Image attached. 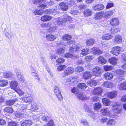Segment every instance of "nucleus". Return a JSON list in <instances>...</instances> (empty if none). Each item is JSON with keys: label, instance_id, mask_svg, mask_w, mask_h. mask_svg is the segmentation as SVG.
<instances>
[{"label": "nucleus", "instance_id": "nucleus-1", "mask_svg": "<svg viewBox=\"0 0 126 126\" xmlns=\"http://www.w3.org/2000/svg\"><path fill=\"white\" fill-rule=\"evenodd\" d=\"M112 110L114 112L113 114L111 113V111L107 108H104L100 110L102 114L104 116H109L110 117L114 118L118 114L121 112V106L117 103H115L113 105L112 108Z\"/></svg>", "mask_w": 126, "mask_h": 126}, {"label": "nucleus", "instance_id": "nucleus-2", "mask_svg": "<svg viewBox=\"0 0 126 126\" xmlns=\"http://www.w3.org/2000/svg\"><path fill=\"white\" fill-rule=\"evenodd\" d=\"M72 20L70 16L66 14H64L63 16L56 18L54 24L59 25L65 26L67 23L70 22Z\"/></svg>", "mask_w": 126, "mask_h": 126}, {"label": "nucleus", "instance_id": "nucleus-3", "mask_svg": "<svg viewBox=\"0 0 126 126\" xmlns=\"http://www.w3.org/2000/svg\"><path fill=\"white\" fill-rule=\"evenodd\" d=\"M57 9L55 10L54 9H47L44 12L42 10H38L37 9H36L33 11V13L35 15H42L44 12L46 14H53L55 15L58 13L57 11Z\"/></svg>", "mask_w": 126, "mask_h": 126}, {"label": "nucleus", "instance_id": "nucleus-4", "mask_svg": "<svg viewBox=\"0 0 126 126\" xmlns=\"http://www.w3.org/2000/svg\"><path fill=\"white\" fill-rule=\"evenodd\" d=\"M78 80L77 77H71L67 78L65 81L66 85H73L78 82Z\"/></svg>", "mask_w": 126, "mask_h": 126}, {"label": "nucleus", "instance_id": "nucleus-5", "mask_svg": "<svg viewBox=\"0 0 126 126\" xmlns=\"http://www.w3.org/2000/svg\"><path fill=\"white\" fill-rule=\"evenodd\" d=\"M126 73L125 71L121 69H118L116 70L115 72V74L118 76L119 77L116 78V80L118 81H121L123 79V76Z\"/></svg>", "mask_w": 126, "mask_h": 126}, {"label": "nucleus", "instance_id": "nucleus-6", "mask_svg": "<svg viewBox=\"0 0 126 126\" xmlns=\"http://www.w3.org/2000/svg\"><path fill=\"white\" fill-rule=\"evenodd\" d=\"M54 92L57 97L59 101H62L63 98L59 88L56 86H55L54 87Z\"/></svg>", "mask_w": 126, "mask_h": 126}, {"label": "nucleus", "instance_id": "nucleus-7", "mask_svg": "<svg viewBox=\"0 0 126 126\" xmlns=\"http://www.w3.org/2000/svg\"><path fill=\"white\" fill-rule=\"evenodd\" d=\"M92 72L94 76H99L102 72L101 67L96 66L92 69Z\"/></svg>", "mask_w": 126, "mask_h": 126}, {"label": "nucleus", "instance_id": "nucleus-8", "mask_svg": "<svg viewBox=\"0 0 126 126\" xmlns=\"http://www.w3.org/2000/svg\"><path fill=\"white\" fill-rule=\"evenodd\" d=\"M82 47V45L81 44H78L76 45L71 47L69 49L70 51L72 52H74L76 51H78L81 49Z\"/></svg>", "mask_w": 126, "mask_h": 126}, {"label": "nucleus", "instance_id": "nucleus-9", "mask_svg": "<svg viewBox=\"0 0 126 126\" xmlns=\"http://www.w3.org/2000/svg\"><path fill=\"white\" fill-rule=\"evenodd\" d=\"M121 49L120 47L118 46L112 48L111 52L113 55H117L120 53Z\"/></svg>", "mask_w": 126, "mask_h": 126}, {"label": "nucleus", "instance_id": "nucleus-10", "mask_svg": "<svg viewBox=\"0 0 126 126\" xmlns=\"http://www.w3.org/2000/svg\"><path fill=\"white\" fill-rule=\"evenodd\" d=\"M74 71V68L73 67H68L64 71L63 74V76L64 77L66 75L72 74Z\"/></svg>", "mask_w": 126, "mask_h": 126}, {"label": "nucleus", "instance_id": "nucleus-11", "mask_svg": "<svg viewBox=\"0 0 126 126\" xmlns=\"http://www.w3.org/2000/svg\"><path fill=\"white\" fill-rule=\"evenodd\" d=\"M119 21L118 19L116 17L113 18L110 20V23L113 26H116L118 25Z\"/></svg>", "mask_w": 126, "mask_h": 126}, {"label": "nucleus", "instance_id": "nucleus-12", "mask_svg": "<svg viewBox=\"0 0 126 126\" xmlns=\"http://www.w3.org/2000/svg\"><path fill=\"white\" fill-rule=\"evenodd\" d=\"M76 96L78 99L81 100H85L88 99L89 97L81 93H78L76 94Z\"/></svg>", "mask_w": 126, "mask_h": 126}, {"label": "nucleus", "instance_id": "nucleus-13", "mask_svg": "<svg viewBox=\"0 0 126 126\" xmlns=\"http://www.w3.org/2000/svg\"><path fill=\"white\" fill-rule=\"evenodd\" d=\"M22 100L26 103H29L32 101V97L30 95H27L22 98Z\"/></svg>", "mask_w": 126, "mask_h": 126}, {"label": "nucleus", "instance_id": "nucleus-14", "mask_svg": "<svg viewBox=\"0 0 126 126\" xmlns=\"http://www.w3.org/2000/svg\"><path fill=\"white\" fill-rule=\"evenodd\" d=\"M103 91L102 89L100 87H98L94 89L93 93L95 95H101Z\"/></svg>", "mask_w": 126, "mask_h": 126}, {"label": "nucleus", "instance_id": "nucleus-15", "mask_svg": "<svg viewBox=\"0 0 126 126\" xmlns=\"http://www.w3.org/2000/svg\"><path fill=\"white\" fill-rule=\"evenodd\" d=\"M114 42L115 43L119 44L123 42L122 38L121 36L117 35L114 39Z\"/></svg>", "mask_w": 126, "mask_h": 126}, {"label": "nucleus", "instance_id": "nucleus-16", "mask_svg": "<svg viewBox=\"0 0 126 126\" xmlns=\"http://www.w3.org/2000/svg\"><path fill=\"white\" fill-rule=\"evenodd\" d=\"M38 110V108L35 103H32L31 104L30 106V110L32 111V112H36ZM33 114H35L33 113Z\"/></svg>", "mask_w": 126, "mask_h": 126}, {"label": "nucleus", "instance_id": "nucleus-17", "mask_svg": "<svg viewBox=\"0 0 126 126\" xmlns=\"http://www.w3.org/2000/svg\"><path fill=\"white\" fill-rule=\"evenodd\" d=\"M104 13L103 12H99L95 14L94 16V18L95 19H100L103 16Z\"/></svg>", "mask_w": 126, "mask_h": 126}, {"label": "nucleus", "instance_id": "nucleus-18", "mask_svg": "<svg viewBox=\"0 0 126 126\" xmlns=\"http://www.w3.org/2000/svg\"><path fill=\"white\" fill-rule=\"evenodd\" d=\"M103 86L106 88H111L115 86V84L110 82H104L103 84Z\"/></svg>", "mask_w": 126, "mask_h": 126}, {"label": "nucleus", "instance_id": "nucleus-19", "mask_svg": "<svg viewBox=\"0 0 126 126\" xmlns=\"http://www.w3.org/2000/svg\"><path fill=\"white\" fill-rule=\"evenodd\" d=\"M117 93L116 91H113L108 93L107 94V97L110 99L115 98L117 95Z\"/></svg>", "mask_w": 126, "mask_h": 126}, {"label": "nucleus", "instance_id": "nucleus-20", "mask_svg": "<svg viewBox=\"0 0 126 126\" xmlns=\"http://www.w3.org/2000/svg\"><path fill=\"white\" fill-rule=\"evenodd\" d=\"M104 8V6L102 4H98L94 5L93 7L94 10L99 11L102 10Z\"/></svg>", "mask_w": 126, "mask_h": 126}, {"label": "nucleus", "instance_id": "nucleus-21", "mask_svg": "<svg viewBox=\"0 0 126 126\" xmlns=\"http://www.w3.org/2000/svg\"><path fill=\"white\" fill-rule=\"evenodd\" d=\"M118 59L115 57H112L110 58L109 60V62L113 65H115L117 64Z\"/></svg>", "mask_w": 126, "mask_h": 126}, {"label": "nucleus", "instance_id": "nucleus-22", "mask_svg": "<svg viewBox=\"0 0 126 126\" xmlns=\"http://www.w3.org/2000/svg\"><path fill=\"white\" fill-rule=\"evenodd\" d=\"M117 88L121 90H126V82H123L118 84Z\"/></svg>", "mask_w": 126, "mask_h": 126}, {"label": "nucleus", "instance_id": "nucleus-23", "mask_svg": "<svg viewBox=\"0 0 126 126\" xmlns=\"http://www.w3.org/2000/svg\"><path fill=\"white\" fill-rule=\"evenodd\" d=\"M18 86V84L17 82L13 81H11L10 83V87L11 88L15 90L16 89V87Z\"/></svg>", "mask_w": 126, "mask_h": 126}, {"label": "nucleus", "instance_id": "nucleus-24", "mask_svg": "<svg viewBox=\"0 0 126 126\" xmlns=\"http://www.w3.org/2000/svg\"><path fill=\"white\" fill-rule=\"evenodd\" d=\"M83 14L86 17L91 16L92 14V12L91 10L89 9H86L83 12Z\"/></svg>", "mask_w": 126, "mask_h": 126}, {"label": "nucleus", "instance_id": "nucleus-25", "mask_svg": "<svg viewBox=\"0 0 126 126\" xmlns=\"http://www.w3.org/2000/svg\"><path fill=\"white\" fill-rule=\"evenodd\" d=\"M104 77L106 79L110 80L113 78V76L111 73L110 72H107L105 74Z\"/></svg>", "mask_w": 126, "mask_h": 126}, {"label": "nucleus", "instance_id": "nucleus-26", "mask_svg": "<svg viewBox=\"0 0 126 126\" xmlns=\"http://www.w3.org/2000/svg\"><path fill=\"white\" fill-rule=\"evenodd\" d=\"M109 30H110L109 31L111 33V34H114L118 33L120 31L119 28L118 27L111 28Z\"/></svg>", "mask_w": 126, "mask_h": 126}, {"label": "nucleus", "instance_id": "nucleus-27", "mask_svg": "<svg viewBox=\"0 0 126 126\" xmlns=\"http://www.w3.org/2000/svg\"><path fill=\"white\" fill-rule=\"evenodd\" d=\"M114 13V11L112 10L106 12L104 13V16L105 18L109 17L112 15Z\"/></svg>", "mask_w": 126, "mask_h": 126}, {"label": "nucleus", "instance_id": "nucleus-28", "mask_svg": "<svg viewBox=\"0 0 126 126\" xmlns=\"http://www.w3.org/2000/svg\"><path fill=\"white\" fill-rule=\"evenodd\" d=\"M52 17L46 15L42 16L41 18V20L43 21H49L51 19Z\"/></svg>", "mask_w": 126, "mask_h": 126}, {"label": "nucleus", "instance_id": "nucleus-29", "mask_svg": "<svg viewBox=\"0 0 126 126\" xmlns=\"http://www.w3.org/2000/svg\"><path fill=\"white\" fill-rule=\"evenodd\" d=\"M116 123V122L112 119H110L106 123L107 126H113Z\"/></svg>", "mask_w": 126, "mask_h": 126}, {"label": "nucleus", "instance_id": "nucleus-30", "mask_svg": "<svg viewBox=\"0 0 126 126\" xmlns=\"http://www.w3.org/2000/svg\"><path fill=\"white\" fill-rule=\"evenodd\" d=\"M97 82L95 80H91L87 82V85L91 87H93L96 85Z\"/></svg>", "mask_w": 126, "mask_h": 126}, {"label": "nucleus", "instance_id": "nucleus-31", "mask_svg": "<svg viewBox=\"0 0 126 126\" xmlns=\"http://www.w3.org/2000/svg\"><path fill=\"white\" fill-rule=\"evenodd\" d=\"M59 6L61 9L63 11L66 10L68 8L67 4L64 2H61L59 4Z\"/></svg>", "mask_w": 126, "mask_h": 126}, {"label": "nucleus", "instance_id": "nucleus-32", "mask_svg": "<svg viewBox=\"0 0 126 126\" xmlns=\"http://www.w3.org/2000/svg\"><path fill=\"white\" fill-rule=\"evenodd\" d=\"M32 122L31 120H25L21 124L22 126H29L32 124Z\"/></svg>", "mask_w": 126, "mask_h": 126}, {"label": "nucleus", "instance_id": "nucleus-33", "mask_svg": "<svg viewBox=\"0 0 126 126\" xmlns=\"http://www.w3.org/2000/svg\"><path fill=\"white\" fill-rule=\"evenodd\" d=\"M98 62L102 64H104L106 63V60L102 56H99L98 58Z\"/></svg>", "mask_w": 126, "mask_h": 126}, {"label": "nucleus", "instance_id": "nucleus-34", "mask_svg": "<svg viewBox=\"0 0 126 126\" xmlns=\"http://www.w3.org/2000/svg\"><path fill=\"white\" fill-rule=\"evenodd\" d=\"M16 75L19 80L24 82L25 79L23 76H22L20 72H17L16 73Z\"/></svg>", "mask_w": 126, "mask_h": 126}, {"label": "nucleus", "instance_id": "nucleus-35", "mask_svg": "<svg viewBox=\"0 0 126 126\" xmlns=\"http://www.w3.org/2000/svg\"><path fill=\"white\" fill-rule=\"evenodd\" d=\"M47 39L49 41H53L56 38L55 35L49 34L47 35L46 37Z\"/></svg>", "mask_w": 126, "mask_h": 126}, {"label": "nucleus", "instance_id": "nucleus-36", "mask_svg": "<svg viewBox=\"0 0 126 126\" xmlns=\"http://www.w3.org/2000/svg\"><path fill=\"white\" fill-rule=\"evenodd\" d=\"M3 76L5 78H11L13 76V74L10 71H6L3 73Z\"/></svg>", "mask_w": 126, "mask_h": 126}, {"label": "nucleus", "instance_id": "nucleus-37", "mask_svg": "<svg viewBox=\"0 0 126 126\" xmlns=\"http://www.w3.org/2000/svg\"><path fill=\"white\" fill-rule=\"evenodd\" d=\"M95 42L94 40L91 38L87 40L86 42V43L88 46H92L94 44Z\"/></svg>", "mask_w": 126, "mask_h": 126}, {"label": "nucleus", "instance_id": "nucleus-38", "mask_svg": "<svg viewBox=\"0 0 126 126\" xmlns=\"http://www.w3.org/2000/svg\"><path fill=\"white\" fill-rule=\"evenodd\" d=\"M92 52L93 54H100L102 53V51L98 48L94 47L92 48Z\"/></svg>", "mask_w": 126, "mask_h": 126}, {"label": "nucleus", "instance_id": "nucleus-39", "mask_svg": "<svg viewBox=\"0 0 126 126\" xmlns=\"http://www.w3.org/2000/svg\"><path fill=\"white\" fill-rule=\"evenodd\" d=\"M102 101L103 104L105 106H108L110 103V100L107 98H104L102 99Z\"/></svg>", "mask_w": 126, "mask_h": 126}, {"label": "nucleus", "instance_id": "nucleus-40", "mask_svg": "<svg viewBox=\"0 0 126 126\" xmlns=\"http://www.w3.org/2000/svg\"><path fill=\"white\" fill-rule=\"evenodd\" d=\"M84 107L86 111L91 114H92L93 113L92 108L87 106L86 105H84Z\"/></svg>", "mask_w": 126, "mask_h": 126}, {"label": "nucleus", "instance_id": "nucleus-41", "mask_svg": "<svg viewBox=\"0 0 126 126\" xmlns=\"http://www.w3.org/2000/svg\"><path fill=\"white\" fill-rule=\"evenodd\" d=\"M101 104L99 103H95L94 105V110H99L101 107Z\"/></svg>", "mask_w": 126, "mask_h": 126}, {"label": "nucleus", "instance_id": "nucleus-42", "mask_svg": "<svg viewBox=\"0 0 126 126\" xmlns=\"http://www.w3.org/2000/svg\"><path fill=\"white\" fill-rule=\"evenodd\" d=\"M112 37V36L111 35L106 34L102 36V38L103 40H108L111 39Z\"/></svg>", "mask_w": 126, "mask_h": 126}, {"label": "nucleus", "instance_id": "nucleus-43", "mask_svg": "<svg viewBox=\"0 0 126 126\" xmlns=\"http://www.w3.org/2000/svg\"><path fill=\"white\" fill-rule=\"evenodd\" d=\"M77 86L78 88L81 89H85L87 86L86 84L84 83H79Z\"/></svg>", "mask_w": 126, "mask_h": 126}, {"label": "nucleus", "instance_id": "nucleus-44", "mask_svg": "<svg viewBox=\"0 0 126 126\" xmlns=\"http://www.w3.org/2000/svg\"><path fill=\"white\" fill-rule=\"evenodd\" d=\"M81 54L83 56L85 55L88 54L89 52V49L88 48L84 49L81 50Z\"/></svg>", "mask_w": 126, "mask_h": 126}, {"label": "nucleus", "instance_id": "nucleus-45", "mask_svg": "<svg viewBox=\"0 0 126 126\" xmlns=\"http://www.w3.org/2000/svg\"><path fill=\"white\" fill-rule=\"evenodd\" d=\"M91 77V75L89 72H86L83 74V78L85 79H88L90 78Z\"/></svg>", "mask_w": 126, "mask_h": 126}, {"label": "nucleus", "instance_id": "nucleus-46", "mask_svg": "<svg viewBox=\"0 0 126 126\" xmlns=\"http://www.w3.org/2000/svg\"><path fill=\"white\" fill-rule=\"evenodd\" d=\"M71 38V36L70 35L68 34H66L63 35L62 38L64 40H70Z\"/></svg>", "mask_w": 126, "mask_h": 126}, {"label": "nucleus", "instance_id": "nucleus-47", "mask_svg": "<svg viewBox=\"0 0 126 126\" xmlns=\"http://www.w3.org/2000/svg\"><path fill=\"white\" fill-rule=\"evenodd\" d=\"M65 58H74L77 57V56L73 55L69 53H67L65 54Z\"/></svg>", "mask_w": 126, "mask_h": 126}, {"label": "nucleus", "instance_id": "nucleus-48", "mask_svg": "<svg viewBox=\"0 0 126 126\" xmlns=\"http://www.w3.org/2000/svg\"><path fill=\"white\" fill-rule=\"evenodd\" d=\"M93 56H87L84 59V61L85 63H88L90 62L93 59Z\"/></svg>", "mask_w": 126, "mask_h": 126}, {"label": "nucleus", "instance_id": "nucleus-49", "mask_svg": "<svg viewBox=\"0 0 126 126\" xmlns=\"http://www.w3.org/2000/svg\"><path fill=\"white\" fill-rule=\"evenodd\" d=\"M8 82L7 80H0V86L3 87L8 85Z\"/></svg>", "mask_w": 126, "mask_h": 126}, {"label": "nucleus", "instance_id": "nucleus-50", "mask_svg": "<svg viewBox=\"0 0 126 126\" xmlns=\"http://www.w3.org/2000/svg\"><path fill=\"white\" fill-rule=\"evenodd\" d=\"M17 101V99L16 98H15L12 100H9L7 101L6 104L8 105L11 106L13 105Z\"/></svg>", "mask_w": 126, "mask_h": 126}, {"label": "nucleus", "instance_id": "nucleus-51", "mask_svg": "<svg viewBox=\"0 0 126 126\" xmlns=\"http://www.w3.org/2000/svg\"><path fill=\"white\" fill-rule=\"evenodd\" d=\"M65 49L64 47H62L60 48L57 50V54H61L64 53Z\"/></svg>", "mask_w": 126, "mask_h": 126}, {"label": "nucleus", "instance_id": "nucleus-52", "mask_svg": "<svg viewBox=\"0 0 126 126\" xmlns=\"http://www.w3.org/2000/svg\"><path fill=\"white\" fill-rule=\"evenodd\" d=\"M81 122L84 126H89V124L87 120L86 119H82L81 120Z\"/></svg>", "mask_w": 126, "mask_h": 126}, {"label": "nucleus", "instance_id": "nucleus-53", "mask_svg": "<svg viewBox=\"0 0 126 126\" xmlns=\"http://www.w3.org/2000/svg\"><path fill=\"white\" fill-rule=\"evenodd\" d=\"M103 67L104 70L106 71H110L112 70L113 68L112 66L109 65H105Z\"/></svg>", "mask_w": 126, "mask_h": 126}, {"label": "nucleus", "instance_id": "nucleus-54", "mask_svg": "<svg viewBox=\"0 0 126 126\" xmlns=\"http://www.w3.org/2000/svg\"><path fill=\"white\" fill-rule=\"evenodd\" d=\"M58 29L57 27L56 26H54L53 27H50L49 29V32H55V31L57 30Z\"/></svg>", "mask_w": 126, "mask_h": 126}, {"label": "nucleus", "instance_id": "nucleus-55", "mask_svg": "<svg viewBox=\"0 0 126 126\" xmlns=\"http://www.w3.org/2000/svg\"><path fill=\"white\" fill-rule=\"evenodd\" d=\"M15 91L19 95H24V92L20 89H17L15 90Z\"/></svg>", "mask_w": 126, "mask_h": 126}, {"label": "nucleus", "instance_id": "nucleus-56", "mask_svg": "<svg viewBox=\"0 0 126 126\" xmlns=\"http://www.w3.org/2000/svg\"><path fill=\"white\" fill-rule=\"evenodd\" d=\"M4 111L7 112L12 113L13 112V110L10 107L6 108L4 109Z\"/></svg>", "mask_w": 126, "mask_h": 126}, {"label": "nucleus", "instance_id": "nucleus-57", "mask_svg": "<svg viewBox=\"0 0 126 126\" xmlns=\"http://www.w3.org/2000/svg\"><path fill=\"white\" fill-rule=\"evenodd\" d=\"M51 25V23H50L48 22L46 23H43L41 24V27L43 28H47L49 27H50Z\"/></svg>", "mask_w": 126, "mask_h": 126}, {"label": "nucleus", "instance_id": "nucleus-58", "mask_svg": "<svg viewBox=\"0 0 126 126\" xmlns=\"http://www.w3.org/2000/svg\"><path fill=\"white\" fill-rule=\"evenodd\" d=\"M64 61V59L63 58H58L56 61L57 63H63Z\"/></svg>", "mask_w": 126, "mask_h": 126}, {"label": "nucleus", "instance_id": "nucleus-59", "mask_svg": "<svg viewBox=\"0 0 126 126\" xmlns=\"http://www.w3.org/2000/svg\"><path fill=\"white\" fill-rule=\"evenodd\" d=\"M84 69L83 67L81 66H78L76 68V70L78 72H80L83 70Z\"/></svg>", "mask_w": 126, "mask_h": 126}, {"label": "nucleus", "instance_id": "nucleus-60", "mask_svg": "<svg viewBox=\"0 0 126 126\" xmlns=\"http://www.w3.org/2000/svg\"><path fill=\"white\" fill-rule=\"evenodd\" d=\"M39 114H36L33 115L32 116V118L34 120L38 121L39 120Z\"/></svg>", "mask_w": 126, "mask_h": 126}, {"label": "nucleus", "instance_id": "nucleus-61", "mask_svg": "<svg viewBox=\"0 0 126 126\" xmlns=\"http://www.w3.org/2000/svg\"><path fill=\"white\" fill-rule=\"evenodd\" d=\"M108 120V118L106 117H103L100 120L101 123L102 124H104Z\"/></svg>", "mask_w": 126, "mask_h": 126}, {"label": "nucleus", "instance_id": "nucleus-62", "mask_svg": "<svg viewBox=\"0 0 126 126\" xmlns=\"http://www.w3.org/2000/svg\"><path fill=\"white\" fill-rule=\"evenodd\" d=\"M4 35L6 38L8 39H10L11 37V36L9 33L7 32H6L4 33Z\"/></svg>", "mask_w": 126, "mask_h": 126}, {"label": "nucleus", "instance_id": "nucleus-63", "mask_svg": "<svg viewBox=\"0 0 126 126\" xmlns=\"http://www.w3.org/2000/svg\"><path fill=\"white\" fill-rule=\"evenodd\" d=\"M8 125L9 126H17V124L16 122H12L8 123Z\"/></svg>", "mask_w": 126, "mask_h": 126}, {"label": "nucleus", "instance_id": "nucleus-64", "mask_svg": "<svg viewBox=\"0 0 126 126\" xmlns=\"http://www.w3.org/2000/svg\"><path fill=\"white\" fill-rule=\"evenodd\" d=\"M54 125V121L52 120H51L47 124V126H53Z\"/></svg>", "mask_w": 126, "mask_h": 126}]
</instances>
